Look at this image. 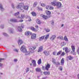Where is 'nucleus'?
<instances>
[{
	"mask_svg": "<svg viewBox=\"0 0 79 79\" xmlns=\"http://www.w3.org/2000/svg\"><path fill=\"white\" fill-rule=\"evenodd\" d=\"M21 52L24 53H25V55H30L32 53V51H30L29 52H27V49L26 48V47L24 45H23L21 47L20 49Z\"/></svg>",
	"mask_w": 79,
	"mask_h": 79,
	"instance_id": "1",
	"label": "nucleus"
},
{
	"mask_svg": "<svg viewBox=\"0 0 79 79\" xmlns=\"http://www.w3.org/2000/svg\"><path fill=\"white\" fill-rule=\"evenodd\" d=\"M24 6V3L21 2L19 4V5H18L16 7V8L18 9V8H20L21 10H23V8Z\"/></svg>",
	"mask_w": 79,
	"mask_h": 79,
	"instance_id": "2",
	"label": "nucleus"
},
{
	"mask_svg": "<svg viewBox=\"0 0 79 79\" xmlns=\"http://www.w3.org/2000/svg\"><path fill=\"white\" fill-rule=\"evenodd\" d=\"M71 48L73 51V52H71V53L74 55H76V53H75V46L73 45H72Z\"/></svg>",
	"mask_w": 79,
	"mask_h": 79,
	"instance_id": "3",
	"label": "nucleus"
},
{
	"mask_svg": "<svg viewBox=\"0 0 79 79\" xmlns=\"http://www.w3.org/2000/svg\"><path fill=\"white\" fill-rule=\"evenodd\" d=\"M56 6L57 8L60 9L62 6V4L60 2H57Z\"/></svg>",
	"mask_w": 79,
	"mask_h": 79,
	"instance_id": "4",
	"label": "nucleus"
},
{
	"mask_svg": "<svg viewBox=\"0 0 79 79\" xmlns=\"http://www.w3.org/2000/svg\"><path fill=\"white\" fill-rule=\"evenodd\" d=\"M46 10H52L54 9V8L53 6H46Z\"/></svg>",
	"mask_w": 79,
	"mask_h": 79,
	"instance_id": "5",
	"label": "nucleus"
},
{
	"mask_svg": "<svg viewBox=\"0 0 79 79\" xmlns=\"http://www.w3.org/2000/svg\"><path fill=\"white\" fill-rule=\"evenodd\" d=\"M44 55L46 56H48L50 55L49 51H44L43 52Z\"/></svg>",
	"mask_w": 79,
	"mask_h": 79,
	"instance_id": "6",
	"label": "nucleus"
},
{
	"mask_svg": "<svg viewBox=\"0 0 79 79\" xmlns=\"http://www.w3.org/2000/svg\"><path fill=\"white\" fill-rule=\"evenodd\" d=\"M31 39H35L36 38V34H31Z\"/></svg>",
	"mask_w": 79,
	"mask_h": 79,
	"instance_id": "7",
	"label": "nucleus"
},
{
	"mask_svg": "<svg viewBox=\"0 0 79 79\" xmlns=\"http://www.w3.org/2000/svg\"><path fill=\"white\" fill-rule=\"evenodd\" d=\"M46 13L48 16V18H50V15H51V12L50 11L48 10H46Z\"/></svg>",
	"mask_w": 79,
	"mask_h": 79,
	"instance_id": "8",
	"label": "nucleus"
},
{
	"mask_svg": "<svg viewBox=\"0 0 79 79\" xmlns=\"http://www.w3.org/2000/svg\"><path fill=\"white\" fill-rule=\"evenodd\" d=\"M10 21L12 23H18V20L15 19H10Z\"/></svg>",
	"mask_w": 79,
	"mask_h": 79,
	"instance_id": "9",
	"label": "nucleus"
},
{
	"mask_svg": "<svg viewBox=\"0 0 79 79\" xmlns=\"http://www.w3.org/2000/svg\"><path fill=\"white\" fill-rule=\"evenodd\" d=\"M50 68V64H48L45 67V69L47 71H48V69Z\"/></svg>",
	"mask_w": 79,
	"mask_h": 79,
	"instance_id": "10",
	"label": "nucleus"
},
{
	"mask_svg": "<svg viewBox=\"0 0 79 79\" xmlns=\"http://www.w3.org/2000/svg\"><path fill=\"white\" fill-rule=\"evenodd\" d=\"M30 29L32 31H34V32H37L38 31V30L37 29L33 27H31Z\"/></svg>",
	"mask_w": 79,
	"mask_h": 79,
	"instance_id": "11",
	"label": "nucleus"
},
{
	"mask_svg": "<svg viewBox=\"0 0 79 79\" xmlns=\"http://www.w3.org/2000/svg\"><path fill=\"white\" fill-rule=\"evenodd\" d=\"M57 3V2L55 1H54L51 2V5H52V6H56Z\"/></svg>",
	"mask_w": 79,
	"mask_h": 79,
	"instance_id": "12",
	"label": "nucleus"
},
{
	"mask_svg": "<svg viewBox=\"0 0 79 79\" xmlns=\"http://www.w3.org/2000/svg\"><path fill=\"white\" fill-rule=\"evenodd\" d=\"M25 35H32V32L30 31H27L25 32Z\"/></svg>",
	"mask_w": 79,
	"mask_h": 79,
	"instance_id": "13",
	"label": "nucleus"
},
{
	"mask_svg": "<svg viewBox=\"0 0 79 79\" xmlns=\"http://www.w3.org/2000/svg\"><path fill=\"white\" fill-rule=\"evenodd\" d=\"M67 58L69 60H72L74 59V57L71 56H67Z\"/></svg>",
	"mask_w": 79,
	"mask_h": 79,
	"instance_id": "14",
	"label": "nucleus"
},
{
	"mask_svg": "<svg viewBox=\"0 0 79 79\" xmlns=\"http://www.w3.org/2000/svg\"><path fill=\"white\" fill-rule=\"evenodd\" d=\"M24 18H25L24 15H22L21 16H19L18 17V18H20V19H23Z\"/></svg>",
	"mask_w": 79,
	"mask_h": 79,
	"instance_id": "15",
	"label": "nucleus"
},
{
	"mask_svg": "<svg viewBox=\"0 0 79 79\" xmlns=\"http://www.w3.org/2000/svg\"><path fill=\"white\" fill-rule=\"evenodd\" d=\"M36 49V47L34 46L30 47L29 48V50H35Z\"/></svg>",
	"mask_w": 79,
	"mask_h": 79,
	"instance_id": "16",
	"label": "nucleus"
},
{
	"mask_svg": "<svg viewBox=\"0 0 79 79\" xmlns=\"http://www.w3.org/2000/svg\"><path fill=\"white\" fill-rule=\"evenodd\" d=\"M43 50V47L40 46L39 48V49L38 50V52H40Z\"/></svg>",
	"mask_w": 79,
	"mask_h": 79,
	"instance_id": "17",
	"label": "nucleus"
},
{
	"mask_svg": "<svg viewBox=\"0 0 79 79\" xmlns=\"http://www.w3.org/2000/svg\"><path fill=\"white\" fill-rule=\"evenodd\" d=\"M45 36H43L39 38V41H42L43 40V39H44V38H45Z\"/></svg>",
	"mask_w": 79,
	"mask_h": 79,
	"instance_id": "18",
	"label": "nucleus"
},
{
	"mask_svg": "<svg viewBox=\"0 0 79 79\" xmlns=\"http://www.w3.org/2000/svg\"><path fill=\"white\" fill-rule=\"evenodd\" d=\"M55 38H56V35H53L51 36L50 39L52 40H55Z\"/></svg>",
	"mask_w": 79,
	"mask_h": 79,
	"instance_id": "19",
	"label": "nucleus"
},
{
	"mask_svg": "<svg viewBox=\"0 0 79 79\" xmlns=\"http://www.w3.org/2000/svg\"><path fill=\"white\" fill-rule=\"evenodd\" d=\"M23 8L25 10H27L28 9H29V6H24Z\"/></svg>",
	"mask_w": 79,
	"mask_h": 79,
	"instance_id": "20",
	"label": "nucleus"
},
{
	"mask_svg": "<svg viewBox=\"0 0 79 79\" xmlns=\"http://www.w3.org/2000/svg\"><path fill=\"white\" fill-rule=\"evenodd\" d=\"M41 17H42L43 18H44V19H46L48 18V17H47V16L44 15L42 14L41 15Z\"/></svg>",
	"mask_w": 79,
	"mask_h": 79,
	"instance_id": "21",
	"label": "nucleus"
},
{
	"mask_svg": "<svg viewBox=\"0 0 79 79\" xmlns=\"http://www.w3.org/2000/svg\"><path fill=\"white\" fill-rule=\"evenodd\" d=\"M32 63L33 64L34 66H36V61H35V60H32Z\"/></svg>",
	"mask_w": 79,
	"mask_h": 79,
	"instance_id": "22",
	"label": "nucleus"
},
{
	"mask_svg": "<svg viewBox=\"0 0 79 79\" xmlns=\"http://www.w3.org/2000/svg\"><path fill=\"white\" fill-rule=\"evenodd\" d=\"M18 43L19 45H21V44L23 43V41H22V40H19L18 42Z\"/></svg>",
	"mask_w": 79,
	"mask_h": 79,
	"instance_id": "23",
	"label": "nucleus"
},
{
	"mask_svg": "<svg viewBox=\"0 0 79 79\" xmlns=\"http://www.w3.org/2000/svg\"><path fill=\"white\" fill-rule=\"evenodd\" d=\"M44 75H50V72H44Z\"/></svg>",
	"mask_w": 79,
	"mask_h": 79,
	"instance_id": "24",
	"label": "nucleus"
},
{
	"mask_svg": "<svg viewBox=\"0 0 79 79\" xmlns=\"http://www.w3.org/2000/svg\"><path fill=\"white\" fill-rule=\"evenodd\" d=\"M0 9L2 11H3V10H4V9L3 8V6H2V4H0Z\"/></svg>",
	"mask_w": 79,
	"mask_h": 79,
	"instance_id": "25",
	"label": "nucleus"
},
{
	"mask_svg": "<svg viewBox=\"0 0 79 79\" xmlns=\"http://www.w3.org/2000/svg\"><path fill=\"white\" fill-rule=\"evenodd\" d=\"M49 36H50V34H48L47 35H46L45 36L44 39L45 40H47V39H48V38L49 37Z\"/></svg>",
	"mask_w": 79,
	"mask_h": 79,
	"instance_id": "26",
	"label": "nucleus"
},
{
	"mask_svg": "<svg viewBox=\"0 0 79 79\" xmlns=\"http://www.w3.org/2000/svg\"><path fill=\"white\" fill-rule=\"evenodd\" d=\"M64 58H62L61 61V65H63L64 64Z\"/></svg>",
	"mask_w": 79,
	"mask_h": 79,
	"instance_id": "27",
	"label": "nucleus"
},
{
	"mask_svg": "<svg viewBox=\"0 0 79 79\" xmlns=\"http://www.w3.org/2000/svg\"><path fill=\"white\" fill-rule=\"evenodd\" d=\"M35 70L37 72H40V71H41V70L39 68H37Z\"/></svg>",
	"mask_w": 79,
	"mask_h": 79,
	"instance_id": "28",
	"label": "nucleus"
},
{
	"mask_svg": "<svg viewBox=\"0 0 79 79\" xmlns=\"http://www.w3.org/2000/svg\"><path fill=\"white\" fill-rule=\"evenodd\" d=\"M31 14L33 16H35L37 15V14H36V13L34 12H32Z\"/></svg>",
	"mask_w": 79,
	"mask_h": 79,
	"instance_id": "29",
	"label": "nucleus"
},
{
	"mask_svg": "<svg viewBox=\"0 0 79 79\" xmlns=\"http://www.w3.org/2000/svg\"><path fill=\"white\" fill-rule=\"evenodd\" d=\"M36 22L37 24H40L41 23V22L39 19H37L36 20Z\"/></svg>",
	"mask_w": 79,
	"mask_h": 79,
	"instance_id": "30",
	"label": "nucleus"
},
{
	"mask_svg": "<svg viewBox=\"0 0 79 79\" xmlns=\"http://www.w3.org/2000/svg\"><path fill=\"white\" fill-rule=\"evenodd\" d=\"M41 63H42V60H41V59H39L38 61V64H41Z\"/></svg>",
	"mask_w": 79,
	"mask_h": 79,
	"instance_id": "31",
	"label": "nucleus"
},
{
	"mask_svg": "<svg viewBox=\"0 0 79 79\" xmlns=\"http://www.w3.org/2000/svg\"><path fill=\"white\" fill-rule=\"evenodd\" d=\"M18 30L19 32H22V31H23L22 28H21L20 27H18Z\"/></svg>",
	"mask_w": 79,
	"mask_h": 79,
	"instance_id": "32",
	"label": "nucleus"
},
{
	"mask_svg": "<svg viewBox=\"0 0 79 79\" xmlns=\"http://www.w3.org/2000/svg\"><path fill=\"white\" fill-rule=\"evenodd\" d=\"M66 45V43L64 42L61 43V45L62 47L64 46V45Z\"/></svg>",
	"mask_w": 79,
	"mask_h": 79,
	"instance_id": "33",
	"label": "nucleus"
},
{
	"mask_svg": "<svg viewBox=\"0 0 79 79\" xmlns=\"http://www.w3.org/2000/svg\"><path fill=\"white\" fill-rule=\"evenodd\" d=\"M19 15V12H18L14 14V16H17L18 15Z\"/></svg>",
	"mask_w": 79,
	"mask_h": 79,
	"instance_id": "34",
	"label": "nucleus"
},
{
	"mask_svg": "<svg viewBox=\"0 0 79 79\" xmlns=\"http://www.w3.org/2000/svg\"><path fill=\"white\" fill-rule=\"evenodd\" d=\"M37 2H35L33 4V7H35L37 6Z\"/></svg>",
	"mask_w": 79,
	"mask_h": 79,
	"instance_id": "35",
	"label": "nucleus"
},
{
	"mask_svg": "<svg viewBox=\"0 0 79 79\" xmlns=\"http://www.w3.org/2000/svg\"><path fill=\"white\" fill-rule=\"evenodd\" d=\"M52 63H53L54 64H55V63H56V59H52Z\"/></svg>",
	"mask_w": 79,
	"mask_h": 79,
	"instance_id": "36",
	"label": "nucleus"
},
{
	"mask_svg": "<svg viewBox=\"0 0 79 79\" xmlns=\"http://www.w3.org/2000/svg\"><path fill=\"white\" fill-rule=\"evenodd\" d=\"M64 40L66 42H68V38H67V37H66V36H64Z\"/></svg>",
	"mask_w": 79,
	"mask_h": 79,
	"instance_id": "37",
	"label": "nucleus"
},
{
	"mask_svg": "<svg viewBox=\"0 0 79 79\" xmlns=\"http://www.w3.org/2000/svg\"><path fill=\"white\" fill-rule=\"evenodd\" d=\"M9 32L10 34H13V29H11L10 30Z\"/></svg>",
	"mask_w": 79,
	"mask_h": 79,
	"instance_id": "38",
	"label": "nucleus"
},
{
	"mask_svg": "<svg viewBox=\"0 0 79 79\" xmlns=\"http://www.w3.org/2000/svg\"><path fill=\"white\" fill-rule=\"evenodd\" d=\"M55 64H56V65H58L60 64V63L59 61H57Z\"/></svg>",
	"mask_w": 79,
	"mask_h": 79,
	"instance_id": "39",
	"label": "nucleus"
},
{
	"mask_svg": "<svg viewBox=\"0 0 79 79\" xmlns=\"http://www.w3.org/2000/svg\"><path fill=\"white\" fill-rule=\"evenodd\" d=\"M45 30L46 31V32H50V29L48 28L45 29Z\"/></svg>",
	"mask_w": 79,
	"mask_h": 79,
	"instance_id": "40",
	"label": "nucleus"
},
{
	"mask_svg": "<svg viewBox=\"0 0 79 79\" xmlns=\"http://www.w3.org/2000/svg\"><path fill=\"white\" fill-rule=\"evenodd\" d=\"M37 8L39 11H42V8L41 7H38Z\"/></svg>",
	"mask_w": 79,
	"mask_h": 79,
	"instance_id": "41",
	"label": "nucleus"
},
{
	"mask_svg": "<svg viewBox=\"0 0 79 79\" xmlns=\"http://www.w3.org/2000/svg\"><path fill=\"white\" fill-rule=\"evenodd\" d=\"M58 38L60 39H61V40H63V37L62 36H59L58 37Z\"/></svg>",
	"mask_w": 79,
	"mask_h": 79,
	"instance_id": "42",
	"label": "nucleus"
},
{
	"mask_svg": "<svg viewBox=\"0 0 79 79\" xmlns=\"http://www.w3.org/2000/svg\"><path fill=\"white\" fill-rule=\"evenodd\" d=\"M28 71H29V68L27 67L26 69V73H27Z\"/></svg>",
	"mask_w": 79,
	"mask_h": 79,
	"instance_id": "43",
	"label": "nucleus"
},
{
	"mask_svg": "<svg viewBox=\"0 0 79 79\" xmlns=\"http://www.w3.org/2000/svg\"><path fill=\"white\" fill-rule=\"evenodd\" d=\"M11 6H12V8H15V5H14V4H13V3H12L11 5Z\"/></svg>",
	"mask_w": 79,
	"mask_h": 79,
	"instance_id": "44",
	"label": "nucleus"
},
{
	"mask_svg": "<svg viewBox=\"0 0 79 79\" xmlns=\"http://www.w3.org/2000/svg\"><path fill=\"white\" fill-rule=\"evenodd\" d=\"M61 51L59 52L58 53H57V55H60V54H61Z\"/></svg>",
	"mask_w": 79,
	"mask_h": 79,
	"instance_id": "45",
	"label": "nucleus"
},
{
	"mask_svg": "<svg viewBox=\"0 0 79 79\" xmlns=\"http://www.w3.org/2000/svg\"><path fill=\"white\" fill-rule=\"evenodd\" d=\"M3 34L4 35V36H8L7 34L5 33H3Z\"/></svg>",
	"mask_w": 79,
	"mask_h": 79,
	"instance_id": "46",
	"label": "nucleus"
},
{
	"mask_svg": "<svg viewBox=\"0 0 79 79\" xmlns=\"http://www.w3.org/2000/svg\"><path fill=\"white\" fill-rule=\"evenodd\" d=\"M0 27L2 29H3V27H4V25H1L0 26Z\"/></svg>",
	"mask_w": 79,
	"mask_h": 79,
	"instance_id": "47",
	"label": "nucleus"
},
{
	"mask_svg": "<svg viewBox=\"0 0 79 79\" xmlns=\"http://www.w3.org/2000/svg\"><path fill=\"white\" fill-rule=\"evenodd\" d=\"M41 6H45V4L44 3L41 4Z\"/></svg>",
	"mask_w": 79,
	"mask_h": 79,
	"instance_id": "48",
	"label": "nucleus"
},
{
	"mask_svg": "<svg viewBox=\"0 0 79 79\" xmlns=\"http://www.w3.org/2000/svg\"><path fill=\"white\" fill-rule=\"evenodd\" d=\"M77 52L78 54H79V47L77 49Z\"/></svg>",
	"mask_w": 79,
	"mask_h": 79,
	"instance_id": "49",
	"label": "nucleus"
},
{
	"mask_svg": "<svg viewBox=\"0 0 79 79\" xmlns=\"http://www.w3.org/2000/svg\"><path fill=\"white\" fill-rule=\"evenodd\" d=\"M21 27L22 28H24V24H22L21 25Z\"/></svg>",
	"mask_w": 79,
	"mask_h": 79,
	"instance_id": "50",
	"label": "nucleus"
},
{
	"mask_svg": "<svg viewBox=\"0 0 79 79\" xmlns=\"http://www.w3.org/2000/svg\"><path fill=\"white\" fill-rule=\"evenodd\" d=\"M66 52H68V48H66L65 49Z\"/></svg>",
	"mask_w": 79,
	"mask_h": 79,
	"instance_id": "51",
	"label": "nucleus"
},
{
	"mask_svg": "<svg viewBox=\"0 0 79 79\" xmlns=\"http://www.w3.org/2000/svg\"><path fill=\"white\" fill-rule=\"evenodd\" d=\"M25 18H30V17H29V16H28V15H26V16H25Z\"/></svg>",
	"mask_w": 79,
	"mask_h": 79,
	"instance_id": "52",
	"label": "nucleus"
},
{
	"mask_svg": "<svg viewBox=\"0 0 79 79\" xmlns=\"http://www.w3.org/2000/svg\"><path fill=\"white\" fill-rule=\"evenodd\" d=\"M65 54H64V52H62V54H61V56H64Z\"/></svg>",
	"mask_w": 79,
	"mask_h": 79,
	"instance_id": "53",
	"label": "nucleus"
},
{
	"mask_svg": "<svg viewBox=\"0 0 79 79\" xmlns=\"http://www.w3.org/2000/svg\"><path fill=\"white\" fill-rule=\"evenodd\" d=\"M53 55H56V52H53Z\"/></svg>",
	"mask_w": 79,
	"mask_h": 79,
	"instance_id": "54",
	"label": "nucleus"
},
{
	"mask_svg": "<svg viewBox=\"0 0 79 79\" xmlns=\"http://www.w3.org/2000/svg\"><path fill=\"white\" fill-rule=\"evenodd\" d=\"M14 51H15V52H18V50L16 49H14Z\"/></svg>",
	"mask_w": 79,
	"mask_h": 79,
	"instance_id": "55",
	"label": "nucleus"
},
{
	"mask_svg": "<svg viewBox=\"0 0 79 79\" xmlns=\"http://www.w3.org/2000/svg\"><path fill=\"white\" fill-rule=\"evenodd\" d=\"M51 23L52 25H53V24H54V22H53V21H51Z\"/></svg>",
	"mask_w": 79,
	"mask_h": 79,
	"instance_id": "56",
	"label": "nucleus"
},
{
	"mask_svg": "<svg viewBox=\"0 0 79 79\" xmlns=\"http://www.w3.org/2000/svg\"><path fill=\"white\" fill-rule=\"evenodd\" d=\"M14 61H15V62H16V61H18V60L17 59H15L14 60Z\"/></svg>",
	"mask_w": 79,
	"mask_h": 79,
	"instance_id": "57",
	"label": "nucleus"
},
{
	"mask_svg": "<svg viewBox=\"0 0 79 79\" xmlns=\"http://www.w3.org/2000/svg\"><path fill=\"white\" fill-rule=\"evenodd\" d=\"M19 22H23V20H19Z\"/></svg>",
	"mask_w": 79,
	"mask_h": 79,
	"instance_id": "58",
	"label": "nucleus"
},
{
	"mask_svg": "<svg viewBox=\"0 0 79 79\" xmlns=\"http://www.w3.org/2000/svg\"><path fill=\"white\" fill-rule=\"evenodd\" d=\"M46 78H47V77H43L42 78V79H46Z\"/></svg>",
	"mask_w": 79,
	"mask_h": 79,
	"instance_id": "59",
	"label": "nucleus"
},
{
	"mask_svg": "<svg viewBox=\"0 0 79 79\" xmlns=\"http://www.w3.org/2000/svg\"><path fill=\"white\" fill-rule=\"evenodd\" d=\"M35 27L36 28H37V29H38V28H39V26H38V25H36L35 26Z\"/></svg>",
	"mask_w": 79,
	"mask_h": 79,
	"instance_id": "60",
	"label": "nucleus"
},
{
	"mask_svg": "<svg viewBox=\"0 0 79 79\" xmlns=\"http://www.w3.org/2000/svg\"><path fill=\"white\" fill-rule=\"evenodd\" d=\"M77 77H78V79H79V74L77 75Z\"/></svg>",
	"mask_w": 79,
	"mask_h": 79,
	"instance_id": "61",
	"label": "nucleus"
},
{
	"mask_svg": "<svg viewBox=\"0 0 79 79\" xmlns=\"http://www.w3.org/2000/svg\"><path fill=\"white\" fill-rule=\"evenodd\" d=\"M4 60V59H0V62L2 61V60Z\"/></svg>",
	"mask_w": 79,
	"mask_h": 79,
	"instance_id": "62",
	"label": "nucleus"
},
{
	"mask_svg": "<svg viewBox=\"0 0 79 79\" xmlns=\"http://www.w3.org/2000/svg\"><path fill=\"white\" fill-rule=\"evenodd\" d=\"M60 71H62V70H63V68H60Z\"/></svg>",
	"mask_w": 79,
	"mask_h": 79,
	"instance_id": "63",
	"label": "nucleus"
},
{
	"mask_svg": "<svg viewBox=\"0 0 79 79\" xmlns=\"http://www.w3.org/2000/svg\"><path fill=\"white\" fill-rule=\"evenodd\" d=\"M29 21H31V19H29Z\"/></svg>",
	"mask_w": 79,
	"mask_h": 79,
	"instance_id": "64",
	"label": "nucleus"
}]
</instances>
